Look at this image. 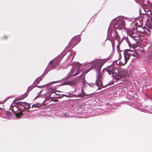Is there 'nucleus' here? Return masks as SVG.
I'll return each instance as SVG.
<instances>
[{"instance_id":"9d476101","label":"nucleus","mask_w":152,"mask_h":152,"mask_svg":"<svg viewBox=\"0 0 152 152\" xmlns=\"http://www.w3.org/2000/svg\"><path fill=\"white\" fill-rule=\"evenodd\" d=\"M111 37L117 40L118 41L120 39V37L119 35L118 34V32L116 31H114L113 32H112L111 33L110 32Z\"/></svg>"},{"instance_id":"a211bd4d","label":"nucleus","mask_w":152,"mask_h":152,"mask_svg":"<svg viewBox=\"0 0 152 152\" xmlns=\"http://www.w3.org/2000/svg\"><path fill=\"white\" fill-rule=\"evenodd\" d=\"M21 106L26 108H29L30 107V106L29 107L28 105H27L26 103L25 102H22Z\"/></svg>"},{"instance_id":"e433bc0d","label":"nucleus","mask_w":152,"mask_h":152,"mask_svg":"<svg viewBox=\"0 0 152 152\" xmlns=\"http://www.w3.org/2000/svg\"><path fill=\"white\" fill-rule=\"evenodd\" d=\"M55 96V95H53V96Z\"/></svg>"},{"instance_id":"1a4fd4ad","label":"nucleus","mask_w":152,"mask_h":152,"mask_svg":"<svg viewBox=\"0 0 152 152\" xmlns=\"http://www.w3.org/2000/svg\"><path fill=\"white\" fill-rule=\"evenodd\" d=\"M133 41L132 40H131V41L130 42L129 40H128L127 42L129 45L131 46L133 48H134L139 46L140 44L138 40L136 41V42L135 43H133Z\"/></svg>"},{"instance_id":"4468645a","label":"nucleus","mask_w":152,"mask_h":152,"mask_svg":"<svg viewBox=\"0 0 152 152\" xmlns=\"http://www.w3.org/2000/svg\"><path fill=\"white\" fill-rule=\"evenodd\" d=\"M129 54L128 51L124 53V60L127 62L131 56Z\"/></svg>"},{"instance_id":"c9c22d12","label":"nucleus","mask_w":152,"mask_h":152,"mask_svg":"<svg viewBox=\"0 0 152 152\" xmlns=\"http://www.w3.org/2000/svg\"><path fill=\"white\" fill-rule=\"evenodd\" d=\"M55 96V95H53V96Z\"/></svg>"},{"instance_id":"f704fd0d","label":"nucleus","mask_w":152,"mask_h":152,"mask_svg":"<svg viewBox=\"0 0 152 152\" xmlns=\"http://www.w3.org/2000/svg\"><path fill=\"white\" fill-rule=\"evenodd\" d=\"M110 33V31H109V34Z\"/></svg>"},{"instance_id":"4be33fe9","label":"nucleus","mask_w":152,"mask_h":152,"mask_svg":"<svg viewBox=\"0 0 152 152\" xmlns=\"http://www.w3.org/2000/svg\"><path fill=\"white\" fill-rule=\"evenodd\" d=\"M41 80V77H38L35 80V82L37 83L38 84Z\"/></svg>"},{"instance_id":"c85d7f7f","label":"nucleus","mask_w":152,"mask_h":152,"mask_svg":"<svg viewBox=\"0 0 152 152\" xmlns=\"http://www.w3.org/2000/svg\"><path fill=\"white\" fill-rule=\"evenodd\" d=\"M140 50L142 53H145V50Z\"/></svg>"},{"instance_id":"2f4dec72","label":"nucleus","mask_w":152,"mask_h":152,"mask_svg":"<svg viewBox=\"0 0 152 152\" xmlns=\"http://www.w3.org/2000/svg\"><path fill=\"white\" fill-rule=\"evenodd\" d=\"M57 83V81L53 82V83H52L53 84V83Z\"/></svg>"},{"instance_id":"f03ea898","label":"nucleus","mask_w":152,"mask_h":152,"mask_svg":"<svg viewBox=\"0 0 152 152\" xmlns=\"http://www.w3.org/2000/svg\"><path fill=\"white\" fill-rule=\"evenodd\" d=\"M127 32L128 35L132 38V41H137L140 39V36L135 30V28L130 29H127Z\"/></svg>"},{"instance_id":"c756f323","label":"nucleus","mask_w":152,"mask_h":152,"mask_svg":"<svg viewBox=\"0 0 152 152\" xmlns=\"http://www.w3.org/2000/svg\"><path fill=\"white\" fill-rule=\"evenodd\" d=\"M36 107L35 104H34L32 106V107Z\"/></svg>"},{"instance_id":"6ab92c4d","label":"nucleus","mask_w":152,"mask_h":152,"mask_svg":"<svg viewBox=\"0 0 152 152\" xmlns=\"http://www.w3.org/2000/svg\"><path fill=\"white\" fill-rule=\"evenodd\" d=\"M80 72V70L79 69V67H78L76 69L75 71V73L73 75V76H76Z\"/></svg>"},{"instance_id":"473e14b6","label":"nucleus","mask_w":152,"mask_h":152,"mask_svg":"<svg viewBox=\"0 0 152 152\" xmlns=\"http://www.w3.org/2000/svg\"><path fill=\"white\" fill-rule=\"evenodd\" d=\"M138 23L137 22V23H135V25H136V26H138L137 25V24Z\"/></svg>"},{"instance_id":"f257e3e1","label":"nucleus","mask_w":152,"mask_h":152,"mask_svg":"<svg viewBox=\"0 0 152 152\" xmlns=\"http://www.w3.org/2000/svg\"><path fill=\"white\" fill-rule=\"evenodd\" d=\"M105 63V61L102 60H98L94 61L92 62V65L90 69L86 70L87 72H88L91 69L94 68L96 69L98 72H100V68L102 67L104 63Z\"/></svg>"},{"instance_id":"2eb2a0df","label":"nucleus","mask_w":152,"mask_h":152,"mask_svg":"<svg viewBox=\"0 0 152 152\" xmlns=\"http://www.w3.org/2000/svg\"><path fill=\"white\" fill-rule=\"evenodd\" d=\"M52 94H55V95H56V94L54 93H52L50 94V97L51 98V100L53 101L54 102H58V99L57 98L55 99V98L56 97H53L51 96V95Z\"/></svg>"},{"instance_id":"5701e85b","label":"nucleus","mask_w":152,"mask_h":152,"mask_svg":"<svg viewBox=\"0 0 152 152\" xmlns=\"http://www.w3.org/2000/svg\"><path fill=\"white\" fill-rule=\"evenodd\" d=\"M49 98L47 97L45 99V100L43 101V102H42V104L43 105H46L47 104V103H46V104H45V101H49Z\"/></svg>"},{"instance_id":"a878e982","label":"nucleus","mask_w":152,"mask_h":152,"mask_svg":"<svg viewBox=\"0 0 152 152\" xmlns=\"http://www.w3.org/2000/svg\"><path fill=\"white\" fill-rule=\"evenodd\" d=\"M120 61H119V60L117 61L114 62V63H115L116 65H120Z\"/></svg>"},{"instance_id":"9b49d317","label":"nucleus","mask_w":152,"mask_h":152,"mask_svg":"<svg viewBox=\"0 0 152 152\" xmlns=\"http://www.w3.org/2000/svg\"><path fill=\"white\" fill-rule=\"evenodd\" d=\"M10 110H11L12 112H13L14 113L18 111V108L15 102H13L10 106Z\"/></svg>"},{"instance_id":"423d86ee","label":"nucleus","mask_w":152,"mask_h":152,"mask_svg":"<svg viewBox=\"0 0 152 152\" xmlns=\"http://www.w3.org/2000/svg\"><path fill=\"white\" fill-rule=\"evenodd\" d=\"M114 68V65H111L108 66L107 68L104 69V70L106 71L110 75L113 76Z\"/></svg>"},{"instance_id":"ddd939ff","label":"nucleus","mask_w":152,"mask_h":152,"mask_svg":"<svg viewBox=\"0 0 152 152\" xmlns=\"http://www.w3.org/2000/svg\"><path fill=\"white\" fill-rule=\"evenodd\" d=\"M82 93L81 94H80L78 95H77V96H79L80 97H83L85 96H87L88 98H91L92 97V94H87L86 93H85L84 92L83 90V89L82 88Z\"/></svg>"},{"instance_id":"7c9ffc66","label":"nucleus","mask_w":152,"mask_h":152,"mask_svg":"<svg viewBox=\"0 0 152 152\" xmlns=\"http://www.w3.org/2000/svg\"><path fill=\"white\" fill-rule=\"evenodd\" d=\"M41 97V96H37L35 98V99H36L38 97Z\"/></svg>"},{"instance_id":"0eeeda50","label":"nucleus","mask_w":152,"mask_h":152,"mask_svg":"<svg viewBox=\"0 0 152 152\" xmlns=\"http://www.w3.org/2000/svg\"><path fill=\"white\" fill-rule=\"evenodd\" d=\"M102 78V77L101 74L99 73L95 83L96 85L98 87L102 86V84L101 81Z\"/></svg>"},{"instance_id":"b1692460","label":"nucleus","mask_w":152,"mask_h":152,"mask_svg":"<svg viewBox=\"0 0 152 152\" xmlns=\"http://www.w3.org/2000/svg\"><path fill=\"white\" fill-rule=\"evenodd\" d=\"M6 115L7 116L6 118H9L10 117V112L9 111H7L6 112Z\"/></svg>"},{"instance_id":"393cba45","label":"nucleus","mask_w":152,"mask_h":152,"mask_svg":"<svg viewBox=\"0 0 152 152\" xmlns=\"http://www.w3.org/2000/svg\"><path fill=\"white\" fill-rule=\"evenodd\" d=\"M35 105H36V107H40L42 106V105L44 106L42 104H42H40L39 103H37V104H35Z\"/></svg>"},{"instance_id":"7ed1b4c3","label":"nucleus","mask_w":152,"mask_h":152,"mask_svg":"<svg viewBox=\"0 0 152 152\" xmlns=\"http://www.w3.org/2000/svg\"><path fill=\"white\" fill-rule=\"evenodd\" d=\"M61 59V57L60 56L51 61L48 65L50 69H55L59 64Z\"/></svg>"},{"instance_id":"20e7f679","label":"nucleus","mask_w":152,"mask_h":152,"mask_svg":"<svg viewBox=\"0 0 152 152\" xmlns=\"http://www.w3.org/2000/svg\"><path fill=\"white\" fill-rule=\"evenodd\" d=\"M125 21L122 19H120L115 21L113 26L116 29H121L125 26Z\"/></svg>"},{"instance_id":"72a5a7b5","label":"nucleus","mask_w":152,"mask_h":152,"mask_svg":"<svg viewBox=\"0 0 152 152\" xmlns=\"http://www.w3.org/2000/svg\"><path fill=\"white\" fill-rule=\"evenodd\" d=\"M138 21L139 22H140V21L139 20H138Z\"/></svg>"},{"instance_id":"412c9836","label":"nucleus","mask_w":152,"mask_h":152,"mask_svg":"<svg viewBox=\"0 0 152 152\" xmlns=\"http://www.w3.org/2000/svg\"><path fill=\"white\" fill-rule=\"evenodd\" d=\"M127 62H126L125 60L123 61V62H122L120 61V65L121 66H124L125 65L126 63Z\"/></svg>"},{"instance_id":"bb28decb","label":"nucleus","mask_w":152,"mask_h":152,"mask_svg":"<svg viewBox=\"0 0 152 152\" xmlns=\"http://www.w3.org/2000/svg\"><path fill=\"white\" fill-rule=\"evenodd\" d=\"M75 68H74V67L73 68H72V71H71L72 73H74L75 71Z\"/></svg>"},{"instance_id":"dca6fc26","label":"nucleus","mask_w":152,"mask_h":152,"mask_svg":"<svg viewBox=\"0 0 152 152\" xmlns=\"http://www.w3.org/2000/svg\"><path fill=\"white\" fill-rule=\"evenodd\" d=\"M27 94L26 93L20 96L19 97L18 99L19 100H21L22 99H23L25 98L27 96Z\"/></svg>"},{"instance_id":"aec40b11","label":"nucleus","mask_w":152,"mask_h":152,"mask_svg":"<svg viewBox=\"0 0 152 152\" xmlns=\"http://www.w3.org/2000/svg\"><path fill=\"white\" fill-rule=\"evenodd\" d=\"M15 102V103L16 105L17 106H21V104H22V102Z\"/></svg>"},{"instance_id":"6e6552de","label":"nucleus","mask_w":152,"mask_h":152,"mask_svg":"<svg viewBox=\"0 0 152 152\" xmlns=\"http://www.w3.org/2000/svg\"><path fill=\"white\" fill-rule=\"evenodd\" d=\"M135 30L137 32L142 33L143 34H147V32L140 25H139L138 26H137L135 28Z\"/></svg>"},{"instance_id":"f8f14e48","label":"nucleus","mask_w":152,"mask_h":152,"mask_svg":"<svg viewBox=\"0 0 152 152\" xmlns=\"http://www.w3.org/2000/svg\"><path fill=\"white\" fill-rule=\"evenodd\" d=\"M128 52L131 56H132L134 57H136L137 58H138L140 57L139 55L138 54L137 52L135 50H134V51L132 50H129Z\"/></svg>"},{"instance_id":"39448f33","label":"nucleus","mask_w":152,"mask_h":152,"mask_svg":"<svg viewBox=\"0 0 152 152\" xmlns=\"http://www.w3.org/2000/svg\"><path fill=\"white\" fill-rule=\"evenodd\" d=\"M128 75V73L127 71L120 69L118 71V74L116 75V79L119 80L122 78H125L127 77Z\"/></svg>"},{"instance_id":"cd10ccee","label":"nucleus","mask_w":152,"mask_h":152,"mask_svg":"<svg viewBox=\"0 0 152 152\" xmlns=\"http://www.w3.org/2000/svg\"><path fill=\"white\" fill-rule=\"evenodd\" d=\"M76 39V38H74L73 39H72L71 40V41L70 42H69V43H70V44H71L73 41H75V40Z\"/></svg>"},{"instance_id":"f3484780","label":"nucleus","mask_w":152,"mask_h":152,"mask_svg":"<svg viewBox=\"0 0 152 152\" xmlns=\"http://www.w3.org/2000/svg\"><path fill=\"white\" fill-rule=\"evenodd\" d=\"M23 115L22 112L16 113L15 114V115L17 118H19L22 116Z\"/></svg>"}]
</instances>
